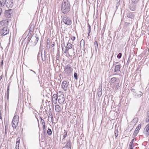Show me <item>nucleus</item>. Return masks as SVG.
Returning a JSON list of instances; mask_svg holds the SVG:
<instances>
[{"mask_svg":"<svg viewBox=\"0 0 149 149\" xmlns=\"http://www.w3.org/2000/svg\"><path fill=\"white\" fill-rule=\"evenodd\" d=\"M61 11L64 14H67L70 10V5L68 0H63L61 6Z\"/></svg>","mask_w":149,"mask_h":149,"instance_id":"nucleus-1","label":"nucleus"},{"mask_svg":"<svg viewBox=\"0 0 149 149\" xmlns=\"http://www.w3.org/2000/svg\"><path fill=\"white\" fill-rule=\"evenodd\" d=\"M38 39V37L36 35H33L30 38L29 42L31 46H34L36 44Z\"/></svg>","mask_w":149,"mask_h":149,"instance_id":"nucleus-2","label":"nucleus"},{"mask_svg":"<svg viewBox=\"0 0 149 149\" xmlns=\"http://www.w3.org/2000/svg\"><path fill=\"white\" fill-rule=\"evenodd\" d=\"M9 29L7 26L4 27L3 29H0V34L2 36H5L9 33Z\"/></svg>","mask_w":149,"mask_h":149,"instance_id":"nucleus-3","label":"nucleus"},{"mask_svg":"<svg viewBox=\"0 0 149 149\" xmlns=\"http://www.w3.org/2000/svg\"><path fill=\"white\" fill-rule=\"evenodd\" d=\"M63 22L66 25H70L72 24V21L67 16L65 15L62 18Z\"/></svg>","mask_w":149,"mask_h":149,"instance_id":"nucleus-4","label":"nucleus"},{"mask_svg":"<svg viewBox=\"0 0 149 149\" xmlns=\"http://www.w3.org/2000/svg\"><path fill=\"white\" fill-rule=\"evenodd\" d=\"M72 70V69L71 68L70 65V64L66 65L64 68V71L65 73L68 75L70 74Z\"/></svg>","mask_w":149,"mask_h":149,"instance_id":"nucleus-5","label":"nucleus"},{"mask_svg":"<svg viewBox=\"0 0 149 149\" xmlns=\"http://www.w3.org/2000/svg\"><path fill=\"white\" fill-rule=\"evenodd\" d=\"M58 94V102L60 103H63L65 101L64 94L61 92H59Z\"/></svg>","mask_w":149,"mask_h":149,"instance_id":"nucleus-6","label":"nucleus"},{"mask_svg":"<svg viewBox=\"0 0 149 149\" xmlns=\"http://www.w3.org/2000/svg\"><path fill=\"white\" fill-rule=\"evenodd\" d=\"M10 21V19H6L0 21V24L3 26H7L8 25L9 22Z\"/></svg>","mask_w":149,"mask_h":149,"instance_id":"nucleus-7","label":"nucleus"},{"mask_svg":"<svg viewBox=\"0 0 149 149\" xmlns=\"http://www.w3.org/2000/svg\"><path fill=\"white\" fill-rule=\"evenodd\" d=\"M137 3L132 2L130 5L129 8L130 10L132 11H135L137 8Z\"/></svg>","mask_w":149,"mask_h":149,"instance_id":"nucleus-8","label":"nucleus"},{"mask_svg":"<svg viewBox=\"0 0 149 149\" xmlns=\"http://www.w3.org/2000/svg\"><path fill=\"white\" fill-rule=\"evenodd\" d=\"M12 0H6L5 4L8 8H11L13 6Z\"/></svg>","mask_w":149,"mask_h":149,"instance_id":"nucleus-9","label":"nucleus"},{"mask_svg":"<svg viewBox=\"0 0 149 149\" xmlns=\"http://www.w3.org/2000/svg\"><path fill=\"white\" fill-rule=\"evenodd\" d=\"M68 85V82H67V81H64L62 82V87L65 91H66L67 90Z\"/></svg>","mask_w":149,"mask_h":149,"instance_id":"nucleus-10","label":"nucleus"},{"mask_svg":"<svg viewBox=\"0 0 149 149\" xmlns=\"http://www.w3.org/2000/svg\"><path fill=\"white\" fill-rule=\"evenodd\" d=\"M143 133L146 137H147L149 135V123L146 125L144 129Z\"/></svg>","mask_w":149,"mask_h":149,"instance_id":"nucleus-11","label":"nucleus"},{"mask_svg":"<svg viewBox=\"0 0 149 149\" xmlns=\"http://www.w3.org/2000/svg\"><path fill=\"white\" fill-rule=\"evenodd\" d=\"M12 10L11 9L6 10L5 11V16L8 18L10 17L12 15Z\"/></svg>","mask_w":149,"mask_h":149,"instance_id":"nucleus-12","label":"nucleus"},{"mask_svg":"<svg viewBox=\"0 0 149 149\" xmlns=\"http://www.w3.org/2000/svg\"><path fill=\"white\" fill-rule=\"evenodd\" d=\"M58 93L57 94H54L53 95L52 97V100L54 103L56 104L57 102V100L58 98Z\"/></svg>","mask_w":149,"mask_h":149,"instance_id":"nucleus-13","label":"nucleus"},{"mask_svg":"<svg viewBox=\"0 0 149 149\" xmlns=\"http://www.w3.org/2000/svg\"><path fill=\"white\" fill-rule=\"evenodd\" d=\"M110 81L112 83H114L117 82H118V83L117 84V86H118L119 84V83L120 81V80L118 78L114 77H113L111 78Z\"/></svg>","mask_w":149,"mask_h":149,"instance_id":"nucleus-14","label":"nucleus"},{"mask_svg":"<svg viewBox=\"0 0 149 149\" xmlns=\"http://www.w3.org/2000/svg\"><path fill=\"white\" fill-rule=\"evenodd\" d=\"M121 66L120 64L115 65L114 70V72H120L121 71L120 70V69Z\"/></svg>","mask_w":149,"mask_h":149,"instance_id":"nucleus-15","label":"nucleus"},{"mask_svg":"<svg viewBox=\"0 0 149 149\" xmlns=\"http://www.w3.org/2000/svg\"><path fill=\"white\" fill-rule=\"evenodd\" d=\"M102 86H100L99 88L97 89V96L100 97L102 95Z\"/></svg>","mask_w":149,"mask_h":149,"instance_id":"nucleus-16","label":"nucleus"},{"mask_svg":"<svg viewBox=\"0 0 149 149\" xmlns=\"http://www.w3.org/2000/svg\"><path fill=\"white\" fill-rule=\"evenodd\" d=\"M67 132L66 130H64V131L62 132V134H61V136H62V140H65V138L66 136H67Z\"/></svg>","mask_w":149,"mask_h":149,"instance_id":"nucleus-17","label":"nucleus"},{"mask_svg":"<svg viewBox=\"0 0 149 149\" xmlns=\"http://www.w3.org/2000/svg\"><path fill=\"white\" fill-rule=\"evenodd\" d=\"M127 17L129 18L132 19L134 17V15L133 13L130 11H129L127 14Z\"/></svg>","mask_w":149,"mask_h":149,"instance_id":"nucleus-18","label":"nucleus"},{"mask_svg":"<svg viewBox=\"0 0 149 149\" xmlns=\"http://www.w3.org/2000/svg\"><path fill=\"white\" fill-rule=\"evenodd\" d=\"M18 116H15L13 118L12 122L18 123Z\"/></svg>","mask_w":149,"mask_h":149,"instance_id":"nucleus-19","label":"nucleus"},{"mask_svg":"<svg viewBox=\"0 0 149 149\" xmlns=\"http://www.w3.org/2000/svg\"><path fill=\"white\" fill-rule=\"evenodd\" d=\"M55 109L56 111L58 113H59L61 111V107L58 105H55Z\"/></svg>","mask_w":149,"mask_h":149,"instance_id":"nucleus-20","label":"nucleus"},{"mask_svg":"<svg viewBox=\"0 0 149 149\" xmlns=\"http://www.w3.org/2000/svg\"><path fill=\"white\" fill-rule=\"evenodd\" d=\"M65 147L66 148H69L71 149V145L70 144V140H69L67 141Z\"/></svg>","mask_w":149,"mask_h":149,"instance_id":"nucleus-21","label":"nucleus"},{"mask_svg":"<svg viewBox=\"0 0 149 149\" xmlns=\"http://www.w3.org/2000/svg\"><path fill=\"white\" fill-rule=\"evenodd\" d=\"M140 128H141L140 126H138V127H136V130L134 132V134H133L134 135V136H136V134H138V132Z\"/></svg>","mask_w":149,"mask_h":149,"instance_id":"nucleus-22","label":"nucleus"},{"mask_svg":"<svg viewBox=\"0 0 149 149\" xmlns=\"http://www.w3.org/2000/svg\"><path fill=\"white\" fill-rule=\"evenodd\" d=\"M6 3V0H0V6H3Z\"/></svg>","mask_w":149,"mask_h":149,"instance_id":"nucleus-23","label":"nucleus"},{"mask_svg":"<svg viewBox=\"0 0 149 149\" xmlns=\"http://www.w3.org/2000/svg\"><path fill=\"white\" fill-rule=\"evenodd\" d=\"M5 135H6L7 134V130L8 129V123H6V125L5 127Z\"/></svg>","mask_w":149,"mask_h":149,"instance_id":"nucleus-24","label":"nucleus"},{"mask_svg":"<svg viewBox=\"0 0 149 149\" xmlns=\"http://www.w3.org/2000/svg\"><path fill=\"white\" fill-rule=\"evenodd\" d=\"M41 51H42L41 50H39V52H38V56H37V59L38 60V61H39V57H40L41 55V54L42 53Z\"/></svg>","mask_w":149,"mask_h":149,"instance_id":"nucleus-25","label":"nucleus"},{"mask_svg":"<svg viewBox=\"0 0 149 149\" xmlns=\"http://www.w3.org/2000/svg\"><path fill=\"white\" fill-rule=\"evenodd\" d=\"M47 133L49 135H51L52 134V131L51 130L49 129V128H48L47 130Z\"/></svg>","mask_w":149,"mask_h":149,"instance_id":"nucleus-26","label":"nucleus"},{"mask_svg":"<svg viewBox=\"0 0 149 149\" xmlns=\"http://www.w3.org/2000/svg\"><path fill=\"white\" fill-rule=\"evenodd\" d=\"M72 45L69 42H68L67 44V47H68V49H71L72 48Z\"/></svg>","mask_w":149,"mask_h":149,"instance_id":"nucleus-27","label":"nucleus"},{"mask_svg":"<svg viewBox=\"0 0 149 149\" xmlns=\"http://www.w3.org/2000/svg\"><path fill=\"white\" fill-rule=\"evenodd\" d=\"M143 94V93L140 91L137 94V96L138 97H140Z\"/></svg>","mask_w":149,"mask_h":149,"instance_id":"nucleus-28","label":"nucleus"},{"mask_svg":"<svg viewBox=\"0 0 149 149\" xmlns=\"http://www.w3.org/2000/svg\"><path fill=\"white\" fill-rule=\"evenodd\" d=\"M12 125L13 127L14 128H16V126L17 125L18 123H16H16H14V122H12Z\"/></svg>","mask_w":149,"mask_h":149,"instance_id":"nucleus-29","label":"nucleus"},{"mask_svg":"<svg viewBox=\"0 0 149 149\" xmlns=\"http://www.w3.org/2000/svg\"><path fill=\"white\" fill-rule=\"evenodd\" d=\"M94 45L95 49H97L98 46V44L97 41L96 40L94 42Z\"/></svg>","mask_w":149,"mask_h":149,"instance_id":"nucleus-30","label":"nucleus"},{"mask_svg":"<svg viewBox=\"0 0 149 149\" xmlns=\"http://www.w3.org/2000/svg\"><path fill=\"white\" fill-rule=\"evenodd\" d=\"M74 76L75 79H76L77 80L78 79V76L77 73L76 72L74 73Z\"/></svg>","mask_w":149,"mask_h":149,"instance_id":"nucleus-31","label":"nucleus"},{"mask_svg":"<svg viewBox=\"0 0 149 149\" xmlns=\"http://www.w3.org/2000/svg\"><path fill=\"white\" fill-rule=\"evenodd\" d=\"M83 44L84 45V40L83 39H82L80 41V45L81 46V44Z\"/></svg>","mask_w":149,"mask_h":149,"instance_id":"nucleus-32","label":"nucleus"},{"mask_svg":"<svg viewBox=\"0 0 149 149\" xmlns=\"http://www.w3.org/2000/svg\"><path fill=\"white\" fill-rule=\"evenodd\" d=\"M129 148L130 149H133V148L134 147V146H133V144H130L129 146Z\"/></svg>","mask_w":149,"mask_h":149,"instance_id":"nucleus-33","label":"nucleus"},{"mask_svg":"<svg viewBox=\"0 0 149 149\" xmlns=\"http://www.w3.org/2000/svg\"><path fill=\"white\" fill-rule=\"evenodd\" d=\"M44 53H45V54H44V58H43V56H42V53H41V58H42V60L43 61H45V51H44Z\"/></svg>","mask_w":149,"mask_h":149,"instance_id":"nucleus-34","label":"nucleus"},{"mask_svg":"<svg viewBox=\"0 0 149 149\" xmlns=\"http://www.w3.org/2000/svg\"><path fill=\"white\" fill-rule=\"evenodd\" d=\"M122 56V54L121 53H119L117 55V57L118 58H120Z\"/></svg>","mask_w":149,"mask_h":149,"instance_id":"nucleus-35","label":"nucleus"},{"mask_svg":"<svg viewBox=\"0 0 149 149\" xmlns=\"http://www.w3.org/2000/svg\"><path fill=\"white\" fill-rule=\"evenodd\" d=\"M118 130H115V135L116 137H117L118 135Z\"/></svg>","mask_w":149,"mask_h":149,"instance_id":"nucleus-36","label":"nucleus"},{"mask_svg":"<svg viewBox=\"0 0 149 149\" xmlns=\"http://www.w3.org/2000/svg\"><path fill=\"white\" fill-rule=\"evenodd\" d=\"M42 136L44 139L46 136V132H42Z\"/></svg>","mask_w":149,"mask_h":149,"instance_id":"nucleus-37","label":"nucleus"},{"mask_svg":"<svg viewBox=\"0 0 149 149\" xmlns=\"http://www.w3.org/2000/svg\"><path fill=\"white\" fill-rule=\"evenodd\" d=\"M139 0H131L132 2L135 3H137Z\"/></svg>","mask_w":149,"mask_h":149,"instance_id":"nucleus-38","label":"nucleus"},{"mask_svg":"<svg viewBox=\"0 0 149 149\" xmlns=\"http://www.w3.org/2000/svg\"><path fill=\"white\" fill-rule=\"evenodd\" d=\"M3 60H2L1 61V63L0 64V68H1V69L2 68V67L3 66Z\"/></svg>","mask_w":149,"mask_h":149,"instance_id":"nucleus-39","label":"nucleus"},{"mask_svg":"<svg viewBox=\"0 0 149 149\" xmlns=\"http://www.w3.org/2000/svg\"><path fill=\"white\" fill-rule=\"evenodd\" d=\"M9 85L7 89V93H9Z\"/></svg>","mask_w":149,"mask_h":149,"instance_id":"nucleus-40","label":"nucleus"},{"mask_svg":"<svg viewBox=\"0 0 149 149\" xmlns=\"http://www.w3.org/2000/svg\"><path fill=\"white\" fill-rule=\"evenodd\" d=\"M19 141H17L16 143V146H19Z\"/></svg>","mask_w":149,"mask_h":149,"instance_id":"nucleus-41","label":"nucleus"},{"mask_svg":"<svg viewBox=\"0 0 149 149\" xmlns=\"http://www.w3.org/2000/svg\"><path fill=\"white\" fill-rule=\"evenodd\" d=\"M134 139H132V140L131 141L130 144H133V143L134 142Z\"/></svg>","mask_w":149,"mask_h":149,"instance_id":"nucleus-42","label":"nucleus"},{"mask_svg":"<svg viewBox=\"0 0 149 149\" xmlns=\"http://www.w3.org/2000/svg\"><path fill=\"white\" fill-rule=\"evenodd\" d=\"M75 37L74 36L72 37L71 38V39L73 41H74V40H75Z\"/></svg>","mask_w":149,"mask_h":149,"instance_id":"nucleus-43","label":"nucleus"},{"mask_svg":"<svg viewBox=\"0 0 149 149\" xmlns=\"http://www.w3.org/2000/svg\"><path fill=\"white\" fill-rule=\"evenodd\" d=\"M69 49H68V47H66V49H65L64 51V52L65 53H66V52H68V50H69Z\"/></svg>","mask_w":149,"mask_h":149,"instance_id":"nucleus-44","label":"nucleus"},{"mask_svg":"<svg viewBox=\"0 0 149 149\" xmlns=\"http://www.w3.org/2000/svg\"><path fill=\"white\" fill-rule=\"evenodd\" d=\"M42 124L43 127H45V122H43Z\"/></svg>","mask_w":149,"mask_h":149,"instance_id":"nucleus-45","label":"nucleus"},{"mask_svg":"<svg viewBox=\"0 0 149 149\" xmlns=\"http://www.w3.org/2000/svg\"><path fill=\"white\" fill-rule=\"evenodd\" d=\"M9 95V93L8 94V93H7V99L8 100Z\"/></svg>","mask_w":149,"mask_h":149,"instance_id":"nucleus-46","label":"nucleus"},{"mask_svg":"<svg viewBox=\"0 0 149 149\" xmlns=\"http://www.w3.org/2000/svg\"><path fill=\"white\" fill-rule=\"evenodd\" d=\"M43 132H46V128L45 127H43Z\"/></svg>","mask_w":149,"mask_h":149,"instance_id":"nucleus-47","label":"nucleus"},{"mask_svg":"<svg viewBox=\"0 0 149 149\" xmlns=\"http://www.w3.org/2000/svg\"><path fill=\"white\" fill-rule=\"evenodd\" d=\"M147 115L148 117V118H149V111H148L147 112Z\"/></svg>","mask_w":149,"mask_h":149,"instance_id":"nucleus-48","label":"nucleus"},{"mask_svg":"<svg viewBox=\"0 0 149 149\" xmlns=\"http://www.w3.org/2000/svg\"><path fill=\"white\" fill-rule=\"evenodd\" d=\"M88 29H90L91 30V26L89 25V24H88Z\"/></svg>","mask_w":149,"mask_h":149,"instance_id":"nucleus-49","label":"nucleus"},{"mask_svg":"<svg viewBox=\"0 0 149 149\" xmlns=\"http://www.w3.org/2000/svg\"><path fill=\"white\" fill-rule=\"evenodd\" d=\"M146 122H149V118H147L146 120Z\"/></svg>","mask_w":149,"mask_h":149,"instance_id":"nucleus-50","label":"nucleus"},{"mask_svg":"<svg viewBox=\"0 0 149 149\" xmlns=\"http://www.w3.org/2000/svg\"><path fill=\"white\" fill-rule=\"evenodd\" d=\"M29 70L33 72L35 74H36V73L34 71L31 70Z\"/></svg>","mask_w":149,"mask_h":149,"instance_id":"nucleus-51","label":"nucleus"},{"mask_svg":"<svg viewBox=\"0 0 149 149\" xmlns=\"http://www.w3.org/2000/svg\"><path fill=\"white\" fill-rule=\"evenodd\" d=\"M0 118L1 120L2 119V117L1 116V110H0Z\"/></svg>","mask_w":149,"mask_h":149,"instance_id":"nucleus-52","label":"nucleus"},{"mask_svg":"<svg viewBox=\"0 0 149 149\" xmlns=\"http://www.w3.org/2000/svg\"><path fill=\"white\" fill-rule=\"evenodd\" d=\"M88 36H90V35H91V32H90V33L88 32Z\"/></svg>","mask_w":149,"mask_h":149,"instance_id":"nucleus-53","label":"nucleus"},{"mask_svg":"<svg viewBox=\"0 0 149 149\" xmlns=\"http://www.w3.org/2000/svg\"><path fill=\"white\" fill-rule=\"evenodd\" d=\"M19 146H16L15 148H17L18 149H19Z\"/></svg>","mask_w":149,"mask_h":149,"instance_id":"nucleus-54","label":"nucleus"},{"mask_svg":"<svg viewBox=\"0 0 149 149\" xmlns=\"http://www.w3.org/2000/svg\"><path fill=\"white\" fill-rule=\"evenodd\" d=\"M91 30H90V29H88V32H91Z\"/></svg>","mask_w":149,"mask_h":149,"instance_id":"nucleus-55","label":"nucleus"},{"mask_svg":"<svg viewBox=\"0 0 149 149\" xmlns=\"http://www.w3.org/2000/svg\"><path fill=\"white\" fill-rule=\"evenodd\" d=\"M61 74H60V75H59V77H60L61 78Z\"/></svg>","mask_w":149,"mask_h":149,"instance_id":"nucleus-56","label":"nucleus"},{"mask_svg":"<svg viewBox=\"0 0 149 149\" xmlns=\"http://www.w3.org/2000/svg\"><path fill=\"white\" fill-rule=\"evenodd\" d=\"M41 121H42V123H43V122H45V121L43 120H41Z\"/></svg>","mask_w":149,"mask_h":149,"instance_id":"nucleus-57","label":"nucleus"},{"mask_svg":"<svg viewBox=\"0 0 149 149\" xmlns=\"http://www.w3.org/2000/svg\"><path fill=\"white\" fill-rule=\"evenodd\" d=\"M134 90H135L134 89H131V91H132L133 92H134Z\"/></svg>","mask_w":149,"mask_h":149,"instance_id":"nucleus-58","label":"nucleus"},{"mask_svg":"<svg viewBox=\"0 0 149 149\" xmlns=\"http://www.w3.org/2000/svg\"><path fill=\"white\" fill-rule=\"evenodd\" d=\"M118 63V62H115V63H114V64H116Z\"/></svg>","mask_w":149,"mask_h":149,"instance_id":"nucleus-59","label":"nucleus"},{"mask_svg":"<svg viewBox=\"0 0 149 149\" xmlns=\"http://www.w3.org/2000/svg\"><path fill=\"white\" fill-rule=\"evenodd\" d=\"M54 46V44H52V47Z\"/></svg>","mask_w":149,"mask_h":149,"instance_id":"nucleus-60","label":"nucleus"},{"mask_svg":"<svg viewBox=\"0 0 149 149\" xmlns=\"http://www.w3.org/2000/svg\"><path fill=\"white\" fill-rule=\"evenodd\" d=\"M40 119L41 120H43L41 117H40Z\"/></svg>","mask_w":149,"mask_h":149,"instance_id":"nucleus-61","label":"nucleus"},{"mask_svg":"<svg viewBox=\"0 0 149 149\" xmlns=\"http://www.w3.org/2000/svg\"><path fill=\"white\" fill-rule=\"evenodd\" d=\"M129 63V62H128V60L127 61V63Z\"/></svg>","mask_w":149,"mask_h":149,"instance_id":"nucleus-62","label":"nucleus"},{"mask_svg":"<svg viewBox=\"0 0 149 149\" xmlns=\"http://www.w3.org/2000/svg\"><path fill=\"white\" fill-rule=\"evenodd\" d=\"M15 149H18L17 148H15Z\"/></svg>","mask_w":149,"mask_h":149,"instance_id":"nucleus-63","label":"nucleus"},{"mask_svg":"<svg viewBox=\"0 0 149 149\" xmlns=\"http://www.w3.org/2000/svg\"><path fill=\"white\" fill-rule=\"evenodd\" d=\"M62 49L63 50V47L62 48Z\"/></svg>","mask_w":149,"mask_h":149,"instance_id":"nucleus-64","label":"nucleus"}]
</instances>
